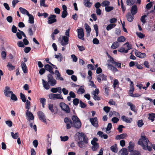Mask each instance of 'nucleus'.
<instances>
[{
  "label": "nucleus",
  "instance_id": "f257e3e1",
  "mask_svg": "<svg viewBox=\"0 0 155 155\" xmlns=\"http://www.w3.org/2000/svg\"><path fill=\"white\" fill-rule=\"evenodd\" d=\"M138 144L145 150H151V147L155 150V145H152L148 139L145 135H141L140 138L138 141Z\"/></svg>",
  "mask_w": 155,
  "mask_h": 155
},
{
  "label": "nucleus",
  "instance_id": "f03ea898",
  "mask_svg": "<svg viewBox=\"0 0 155 155\" xmlns=\"http://www.w3.org/2000/svg\"><path fill=\"white\" fill-rule=\"evenodd\" d=\"M132 49L131 45L127 42L124 44L123 47L120 48L118 51L120 52L127 53L129 50Z\"/></svg>",
  "mask_w": 155,
  "mask_h": 155
},
{
  "label": "nucleus",
  "instance_id": "7ed1b4c3",
  "mask_svg": "<svg viewBox=\"0 0 155 155\" xmlns=\"http://www.w3.org/2000/svg\"><path fill=\"white\" fill-rule=\"evenodd\" d=\"M97 138H94L91 141V143L92 145L91 149L93 151L97 150L99 147L98 144L97 143Z\"/></svg>",
  "mask_w": 155,
  "mask_h": 155
},
{
  "label": "nucleus",
  "instance_id": "20e7f679",
  "mask_svg": "<svg viewBox=\"0 0 155 155\" xmlns=\"http://www.w3.org/2000/svg\"><path fill=\"white\" fill-rule=\"evenodd\" d=\"M59 106L61 110L67 113H69L70 111V109L69 106L64 102H61Z\"/></svg>",
  "mask_w": 155,
  "mask_h": 155
},
{
  "label": "nucleus",
  "instance_id": "39448f33",
  "mask_svg": "<svg viewBox=\"0 0 155 155\" xmlns=\"http://www.w3.org/2000/svg\"><path fill=\"white\" fill-rule=\"evenodd\" d=\"M77 135L78 137V139L79 141H83L84 143L86 144L88 143L87 138L84 133H78Z\"/></svg>",
  "mask_w": 155,
  "mask_h": 155
},
{
  "label": "nucleus",
  "instance_id": "423d86ee",
  "mask_svg": "<svg viewBox=\"0 0 155 155\" xmlns=\"http://www.w3.org/2000/svg\"><path fill=\"white\" fill-rule=\"evenodd\" d=\"M48 83L51 86H54L56 84V81L54 78L53 76L51 74H49L48 75Z\"/></svg>",
  "mask_w": 155,
  "mask_h": 155
},
{
  "label": "nucleus",
  "instance_id": "0eeeda50",
  "mask_svg": "<svg viewBox=\"0 0 155 155\" xmlns=\"http://www.w3.org/2000/svg\"><path fill=\"white\" fill-rule=\"evenodd\" d=\"M99 93V91L98 89H96L95 91H94L91 92L92 97L94 100L98 101L100 100V98L97 96Z\"/></svg>",
  "mask_w": 155,
  "mask_h": 155
},
{
  "label": "nucleus",
  "instance_id": "6e6552de",
  "mask_svg": "<svg viewBox=\"0 0 155 155\" xmlns=\"http://www.w3.org/2000/svg\"><path fill=\"white\" fill-rule=\"evenodd\" d=\"M65 123L66 125L67 128L68 129H70L71 126L73 127V124L70 119L66 117L64 120Z\"/></svg>",
  "mask_w": 155,
  "mask_h": 155
},
{
  "label": "nucleus",
  "instance_id": "1a4fd4ad",
  "mask_svg": "<svg viewBox=\"0 0 155 155\" xmlns=\"http://www.w3.org/2000/svg\"><path fill=\"white\" fill-rule=\"evenodd\" d=\"M4 93L5 96L10 97L11 94L13 92L10 91V88L9 87L6 86L5 87L4 90Z\"/></svg>",
  "mask_w": 155,
  "mask_h": 155
},
{
  "label": "nucleus",
  "instance_id": "9d476101",
  "mask_svg": "<svg viewBox=\"0 0 155 155\" xmlns=\"http://www.w3.org/2000/svg\"><path fill=\"white\" fill-rule=\"evenodd\" d=\"M69 38L65 36H62L61 40V44L62 46H65L68 43Z\"/></svg>",
  "mask_w": 155,
  "mask_h": 155
},
{
  "label": "nucleus",
  "instance_id": "9b49d317",
  "mask_svg": "<svg viewBox=\"0 0 155 155\" xmlns=\"http://www.w3.org/2000/svg\"><path fill=\"white\" fill-rule=\"evenodd\" d=\"M78 33V37L80 39L82 40H84V30L83 28H81L77 29Z\"/></svg>",
  "mask_w": 155,
  "mask_h": 155
},
{
  "label": "nucleus",
  "instance_id": "f8f14e48",
  "mask_svg": "<svg viewBox=\"0 0 155 155\" xmlns=\"http://www.w3.org/2000/svg\"><path fill=\"white\" fill-rule=\"evenodd\" d=\"M37 114L39 119L44 123H46V119L44 113L41 111H39Z\"/></svg>",
  "mask_w": 155,
  "mask_h": 155
},
{
  "label": "nucleus",
  "instance_id": "ddd939ff",
  "mask_svg": "<svg viewBox=\"0 0 155 155\" xmlns=\"http://www.w3.org/2000/svg\"><path fill=\"white\" fill-rule=\"evenodd\" d=\"M56 16L55 15H51L48 18V23L49 24H51L56 21V19L55 18Z\"/></svg>",
  "mask_w": 155,
  "mask_h": 155
},
{
  "label": "nucleus",
  "instance_id": "4468645a",
  "mask_svg": "<svg viewBox=\"0 0 155 155\" xmlns=\"http://www.w3.org/2000/svg\"><path fill=\"white\" fill-rule=\"evenodd\" d=\"M26 114L29 118L28 120L29 122H30V120H33L34 119L33 115L30 111L28 110H26Z\"/></svg>",
  "mask_w": 155,
  "mask_h": 155
},
{
  "label": "nucleus",
  "instance_id": "2eb2a0df",
  "mask_svg": "<svg viewBox=\"0 0 155 155\" xmlns=\"http://www.w3.org/2000/svg\"><path fill=\"white\" fill-rule=\"evenodd\" d=\"M97 79L98 82L100 83L101 80H106V76L104 74H101L97 76Z\"/></svg>",
  "mask_w": 155,
  "mask_h": 155
},
{
  "label": "nucleus",
  "instance_id": "dca6fc26",
  "mask_svg": "<svg viewBox=\"0 0 155 155\" xmlns=\"http://www.w3.org/2000/svg\"><path fill=\"white\" fill-rule=\"evenodd\" d=\"M54 74L56 75V78L57 80H60L63 81L64 80V78L61 76L60 73L58 70H56L54 71Z\"/></svg>",
  "mask_w": 155,
  "mask_h": 155
},
{
  "label": "nucleus",
  "instance_id": "f3484780",
  "mask_svg": "<svg viewBox=\"0 0 155 155\" xmlns=\"http://www.w3.org/2000/svg\"><path fill=\"white\" fill-rule=\"evenodd\" d=\"M90 121L92 124L95 127H97L98 126L97 118L96 117L91 119Z\"/></svg>",
  "mask_w": 155,
  "mask_h": 155
},
{
  "label": "nucleus",
  "instance_id": "a211bd4d",
  "mask_svg": "<svg viewBox=\"0 0 155 155\" xmlns=\"http://www.w3.org/2000/svg\"><path fill=\"white\" fill-rule=\"evenodd\" d=\"M106 65L108 69L114 72L118 71L117 69L115 67L112 66L111 64H107Z\"/></svg>",
  "mask_w": 155,
  "mask_h": 155
},
{
  "label": "nucleus",
  "instance_id": "6ab92c4d",
  "mask_svg": "<svg viewBox=\"0 0 155 155\" xmlns=\"http://www.w3.org/2000/svg\"><path fill=\"white\" fill-rule=\"evenodd\" d=\"M45 69L48 71L50 73L52 74H54V73L53 71V68L50 65L47 64L45 66Z\"/></svg>",
  "mask_w": 155,
  "mask_h": 155
},
{
  "label": "nucleus",
  "instance_id": "aec40b11",
  "mask_svg": "<svg viewBox=\"0 0 155 155\" xmlns=\"http://www.w3.org/2000/svg\"><path fill=\"white\" fill-rule=\"evenodd\" d=\"M121 119L123 121L127 123H130L132 121V119L131 118L127 117L123 115L121 117Z\"/></svg>",
  "mask_w": 155,
  "mask_h": 155
},
{
  "label": "nucleus",
  "instance_id": "412c9836",
  "mask_svg": "<svg viewBox=\"0 0 155 155\" xmlns=\"http://www.w3.org/2000/svg\"><path fill=\"white\" fill-rule=\"evenodd\" d=\"M137 8L136 5L133 6L130 9V12L133 15H135L137 12Z\"/></svg>",
  "mask_w": 155,
  "mask_h": 155
},
{
  "label": "nucleus",
  "instance_id": "4be33fe9",
  "mask_svg": "<svg viewBox=\"0 0 155 155\" xmlns=\"http://www.w3.org/2000/svg\"><path fill=\"white\" fill-rule=\"evenodd\" d=\"M135 52L137 56L141 58H144L146 57V54L145 53H141L137 51H135Z\"/></svg>",
  "mask_w": 155,
  "mask_h": 155
},
{
  "label": "nucleus",
  "instance_id": "5701e85b",
  "mask_svg": "<svg viewBox=\"0 0 155 155\" xmlns=\"http://www.w3.org/2000/svg\"><path fill=\"white\" fill-rule=\"evenodd\" d=\"M21 67L24 73H26L28 72V69L26 64L23 62H21Z\"/></svg>",
  "mask_w": 155,
  "mask_h": 155
},
{
  "label": "nucleus",
  "instance_id": "b1692460",
  "mask_svg": "<svg viewBox=\"0 0 155 155\" xmlns=\"http://www.w3.org/2000/svg\"><path fill=\"white\" fill-rule=\"evenodd\" d=\"M73 126L77 128H80L81 126V123L80 120H77L73 123Z\"/></svg>",
  "mask_w": 155,
  "mask_h": 155
},
{
  "label": "nucleus",
  "instance_id": "393cba45",
  "mask_svg": "<svg viewBox=\"0 0 155 155\" xmlns=\"http://www.w3.org/2000/svg\"><path fill=\"white\" fill-rule=\"evenodd\" d=\"M51 92L54 93H56L58 92L59 93H61V87H58L56 88H53L51 89Z\"/></svg>",
  "mask_w": 155,
  "mask_h": 155
},
{
  "label": "nucleus",
  "instance_id": "a878e982",
  "mask_svg": "<svg viewBox=\"0 0 155 155\" xmlns=\"http://www.w3.org/2000/svg\"><path fill=\"white\" fill-rule=\"evenodd\" d=\"M85 28L86 30V32H87V36H89L90 35L91 29L90 26L88 24L85 23L84 24Z\"/></svg>",
  "mask_w": 155,
  "mask_h": 155
},
{
  "label": "nucleus",
  "instance_id": "bb28decb",
  "mask_svg": "<svg viewBox=\"0 0 155 155\" xmlns=\"http://www.w3.org/2000/svg\"><path fill=\"white\" fill-rule=\"evenodd\" d=\"M127 137V135L126 134H123L120 135H118L116 137L117 140H120L126 138Z\"/></svg>",
  "mask_w": 155,
  "mask_h": 155
},
{
  "label": "nucleus",
  "instance_id": "cd10ccee",
  "mask_svg": "<svg viewBox=\"0 0 155 155\" xmlns=\"http://www.w3.org/2000/svg\"><path fill=\"white\" fill-rule=\"evenodd\" d=\"M55 58L58 59V61L60 62L61 61L63 60V56L61 54L58 53L57 54L54 55Z\"/></svg>",
  "mask_w": 155,
  "mask_h": 155
},
{
  "label": "nucleus",
  "instance_id": "c85d7f7f",
  "mask_svg": "<svg viewBox=\"0 0 155 155\" xmlns=\"http://www.w3.org/2000/svg\"><path fill=\"white\" fill-rule=\"evenodd\" d=\"M42 84L44 88L46 90L49 89L50 88V87L48 83L44 79L42 80Z\"/></svg>",
  "mask_w": 155,
  "mask_h": 155
},
{
  "label": "nucleus",
  "instance_id": "c756f323",
  "mask_svg": "<svg viewBox=\"0 0 155 155\" xmlns=\"http://www.w3.org/2000/svg\"><path fill=\"white\" fill-rule=\"evenodd\" d=\"M28 16V22L31 24L34 23V17L32 15L29 14Z\"/></svg>",
  "mask_w": 155,
  "mask_h": 155
},
{
  "label": "nucleus",
  "instance_id": "7c9ffc66",
  "mask_svg": "<svg viewBox=\"0 0 155 155\" xmlns=\"http://www.w3.org/2000/svg\"><path fill=\"white\" fill-rule=\"evenodd\" d=\"M133 16L132 15H131L130 13H128L126 16V17L128 21L129 22L132 21L134 19Z\"/></svg>",
  "mask_w": 155,
  "mask_h": 155
},
{
  "label": "nucleus",
  "instance_id": "2f4dec72",
  "mask_svg": "<svg viewBox=\"0 0 155 155\" xmlns=\"http://www.w3.org/2000/svg\"><path fill=\"white\" fill-rule=\"evenodd\" d=\"M20 12L22 14L24 15H28L29 14L28 12L25 9L22 7H20L19 8Z\"/></svg>",
  "mask_w": 155,
  "mask_h": 155
},
{
  "label": "nucleus",
  "instance_id": "473e14b6",
  "mask_svg": "<svg viewBox=\"0 0 155 155\" xmlns=\"http://www.w3.org/2000/svg\"><path fill=\"white\" fill-rule=\"evenodd\" d=\"M101 5L102 6L105 7V8L107 6L110 5V2L107 0H104L101 3Z\"/></svg>",
  "mask_w": 155,
  "mask_h": 155
},
{
  "label": "nucleus",
  "instance_id": "72a5a7b5",
  "mask_svg": "<svg viewBox=\"0 0 155 155\" xmlns=\"http://www.w3.org/2000/svg\"><path fill=\"white\" fill-rule=\"evenodd\" d=\"M119 46L120 45L118 42L116 41L114 42L112 44L111 48L113 49H115L119 47Z\"/></svg>",
  "mask_w": 155,
  "mask_h": 155
},
{
  "label": "nucleus",
  "instance_id": "f704fd0d",
  "mask_svg": "<svg viewBox=\"0 0 155 155\" xmlns=\"http://www.w3.org/2000/svg\"><path fill=\"white\" fill-rule=\"evenodd\" d=\"M116 26V25L115 24H111L108 25L106 27V30L107 31H109L114 28Z\"/></svg>",
  "mask_w": 155,
  "mask_h": 155
},
{
  "label": "nucleus",
  "instance_id": "c9c22d12",
  "mask_svg": "<svg viewBox=\"0 0 155 155\" xmlns=\"http://www.w3.org/2000/svg\"><path fill=\"white\" fill-rule=\"evenodd\" d=\"M84 5L87 7H90L92 5V3L89 2V0H84Z\"/></svg>",
  "mask_w": 155,
  "mask_h": 155
},
{
  "label": "nucleus",
  "instance_id": "e433bc0d",
  "mask_svg": "<svg viewBox=\"0 0 155 155\" xmlns=\"http://www.w3.org/2000/svg\"><path fill=\"white\" fill-rule=\"evenodd\" d=\"M31 103L28 100L26 101L25 103V108L27 110H29L30 109Z\"/></svg>",
  "mask_w": 155,
  "mask_h": 155
},
{
  "label": "nucleus",
  "instance_id": "4c0bfd02",
  "mask_svg": "<svg viewBox=\"0 0 155 155\" xmlns=\"http://www.w3.org/2000/svg\"><path fill=\"white\" fill-rule=\"evenodd\" d=\"M114 9V7L113 6L109 5L105 8V10L107 12H109L113 10Z\"/></svg>",
  "mask_w": 155,
  "mask_h": 155
},
{
  "label": "nucleus",
  "instance_id": "58836bf2",
  "mask_svg": "<svg viewBox=\"0 0 155 155\" xmlns=\"http://www.w3.org/2000/svg\"><path fill=\"white\" fill-rule=\"evenodd\" d=\"M120 152H121V155H127L128 154L127 150L126 148L122 149Z\"/></svg>",
  "mask_w": 155,
  "mask_h": 155
},
{
  "label": "nucleus",
  "instance_id": "ea45409f",
  "mask_svg": "<svg viewBox=\"0 0 155 155\" xmlns=\"http://www.w3.org/2000/svg\"><path fill=\"white\" fill-rule=\"evenodd\" d=\"M7 67L8 70L12 71L15 69V66H13L11 63L9 62L7 65Z\"/></svg>",
  "mask_w": 155,
  "mask_h": 155
},
{
  "label": "nucleus",
  "instance_id": "a19ab883",
  "mask_svg": "<svg viewBox=\"0 0 155 155\" xmlns=\"http://www.w3.org/2000/svg\"><path fill=\"white\" fill-rule=\"evenodd\" d=\"M39 100L40 103L42 104L43 107L44 108L46 104V99L42 97L40 98Z\"/></svg>",
  "mask_w": 155,
  "mask_h": 155
},
{
  "label": "nucleus",
  "instance_id": "79ce46f5",
  "mask_svg": "<svg viewBox=\"0 0 155 155\" xmlns=\"http://www.w3.org/2000/svg\"><path fill=\"white\" fill-rule=\"evenodd\" d=\"M149 119L151 120L152 121L154 120V118H155V114L154 113L149 114H148Z\"/></svg>",
  "mask_w": 155,
  "mask_h": 155
},
{
  "label": "nucleus",
  "instance_id": "37998d69",
  "mask_svg": "<svg viewBox=\"0 0 155 155\" xmlns=\"http://www.w3.org/2000/svg\"><path fill=\"white\" fill-rule=\"evenodd\" d=\"M85 90L82 87H80L77 91V93L78 94H81L84 93Z\"/></svg>",
  "mask_w": 155,
  "mask_h": 155
},
{
  "label": "nucleus",
  "instance_id": "c03bdc74",
  "mask_svg": "<svg viewBox=\"0 0 155 155\" xmlns=\"http://www.w3.org/2000/svg\"><path fill=\"white\" fill-rule=\"evenodd\" d=\"M136 0H127L126 3L127 5L131 6L134 4Z\"/></svg>",
  "mask_w": 155,
  "mask_h": 155
},
{
  "label": "nucleus",
  "instance_id": "a18cd8bd",
  "mask_svg": "<svg viewBox=\"0 0 155 155\" xmlns=\"http://www.w3.org/2000/svg\"><path fill=\"white\" fill-rule=\"evenodd\" d=\"M85 143L83 141H79L78 142V145L79 147L81 148L84 147L85 146Z\"/></svg>",
  "mask_w": 155,
  "mask_h": 155
},
{
  "label": "nucleus",
  "instance_id": "49530a36",
  "mask_svg": "<svg viewBox=\"0 0 155 155\" xmlns=\"http://www.w3.org/2000/svg\"><path fill=\"white\" fill-rule=\"evenodd\" d=\"M127 105L130 107V109L131 110L133 111H135V106L133 104L130 102L127 103Z\"/></svg>",
  "mask_w": 155,
  "mask_h": 155
},
{
  "label": "nucleus",
  "instance_id": "de8ad7c7",
  "mask_svg": "<svg viewBox=\"0 0 155 155\" xmlns=\"http://www.w3.org/2000/svg\"><path fill=\"white\" fill-rule=\"evenodd\" d=\"M134 144L130 142L129 143V146L128 147V151L130 152L132 151L133 149Z\"/></svg>",
  "mask_w": 155,
  "mask_h": 155
},
{
  "label": "nucleus",
  "instance_id": "09e8293b",
  "mask_svg": "<svg viewBox=\"0 0 155 155\" xmlns=\"http://www.w3.org/2000/svg\"><path fill=\"white\" fill-rule=\"evenodd\" d=\"M112 128V124L111 123H109L108 124L106 129V133L108 134L110 133L109 131Z\"/></svg>",
  "mask_w": 155,
  "mask_h": 155
},
{
  "label": "nucleus",
  "instance_id": "8fccbe9b",
  "mask_svg": "<svg viewBox=\"0 0 155 155\" xmlns=\"http://www.w3.org/2000/svg\"><path fill=\"white\" fill-rule=\"evenodd\" d=\"M11 134L12 137L14 139H17L18 137V133L14 134L13 132H12Z\"/></svg>",
  "mask_w": 155,
  "mask_h": 155
},
{
  "label": "nucleus",
  "instance_id": "3c124183",
  "mask_svg": "<svg viewBox=\"0 0 155 155\" xmlns=\"http://www.w3.org/2000/svg\"><path fill=\"white\" fill-rule=\"evenodd\" d=\"M125 40V38L123 36H121L120 37L118 38L117 41L118 42H124Z\"/></svg>",
  "mask_w": 155,
  "mask_h": 155
},
{
  "label": "nucleus",
  "instance_id": "603ef678",
  "mask_svg": "<svg viewBox=\"0 0 155 155\" xmlns=\"http://www.w3.org/2000/svg\"><path fill=\"white\" fill-rule=\"evenodd\" d=\"M60 138L61 140L62 141H67L68 139V136H60Z\"/></svg>",
  "mask_w": 155,
  "mask_h": 155
},
{
  "label": "nucleus",
  "instance_id": "864d4df0",
  "mask_svg": "<svg viewBox=\"0 0 155 155\" xmlns=\"http://www.w3.org/2000/svg\"><path fill=\"white\" fill-rule=\"evenodd\" d=\"M143 123L142 120H138L137 122V126L139 127H141L143 125Z\"/></svg>",
  "mask_w": 155,
  "mask_h": 155
},
{
  "label": "nucleus",
  "instance_id": "5fc2aeb1",
  "mask_svg": "<svg viewBox=\"0 0 155 155\" xmlns=\"http://www.w3.org/2000/svg\"><path fill=\"white\" fill-rule=\"evenodd\" d=\"M111 150L114 152H117V149L116 145L112 146L110 147Z\"/></svg>",
  "mask_w": 155,
  "mask_h": 155
},
{
  "label": "nucleus",
  "instance_id": "6e6d98bb",
  "mask_svg": "<svg viewBox=\"0 0 155 155\" xmlns=\"http://www.w3.org/2000/svg\"><path fill=\"white\" fill-rule=\"evenodd\" d=\"M46 0H41L40 1V5L41 6L46 7L48 6L45 4V1Z\"/></svg>",
  "mask_w": 155,
  "mask_h": 155
},
{
  "label": "nucleus",
  "instance_id": "4d7b16f0",
  "mask_svg": "<svg viewBox=\"0 0 155 155\" xmlns=\"http://www.w3.org/2000/svg\"><path fill=\"white\" fill-rule=\"evenodd\" d=\"M18 31H19V32H17L16 33V35L18 38L19 39H21L22 38V34L21 33V31H20L18 30Z\"/></svg>",
  "mask_w": 155,
  "mask_h": 155
},
{
  "label": "nucleus",
  "instance_id": "13d9d810",
  "mask_svg": "<svg viewBox=\"0 0 155 155\" xmlns=\"http://www.w3.org/2000/svg\"><path fill=\"white\" fill-rule=\"evenodd\" d=\"M48 108L53 113L54 112V110L53 108V104H48Z\"/></svg>",
  "mask_w": 155,
  "mask_h": 155
},
{
  "label": "nucleus",
  "instance_id": "bf43d9fd",
  "mask_svg": "<svg viewBox=\"0 0 155 155\" xmlns=\"http://www.w3.org/2000/svg\"><path fill=\"white\" fill-rule=\"evenodd\" d=\"M11 99L14 100L15 101H17V98L16 95L13 94V93L12 94H11Z\"/></svg>",
  "mask_w": 155,
  "mask_h": 155
},
{
  "label": "nucleus",
  "instance_id": "052dcab7",
  "mask_svg": "<svg viewBox=\"0 0 155 155\" xmlns=\"http://www.w3.org/2000/svg\"><path fill=\"white\" fill-rule=\"evenodd\" d=\"M20 97L21 99L23 102H26V99L25 98V96L24 94H23L22 93H20Z\"/></svg>",
  "mask_w": 155,
  "mask_h": 155
},
{
  "label": "nucleus",
  "instance_id": "680f3d73",
  "mask_svg": "<svg viewBox=\"0 0 155 155\" xmlns=\"http://www.w3.org/2000/svg\"><path fill=\"white\" fill-rule=\"evenodd\" d=\"M130 90L129 91L130 92H133L134 91V84L132 81H130Z\"/></svg>",
  "mask_w": 155,
  "mask_h": 155
},
{
  "label": "nucleus",
  "instance_id": "e2e57ef3",
  "mask_svg": "<svg viewBox=\"0 0 155 155\" xmlns=\"http://www.w3.org/2000/svg\"><path fill=\"white\" fill-rule=\"evenodd\" d=\"M5 123L9 127H11L12 126V123L11 120H6Z\"/></svg>",
  "mask_w": 155,
  "mask_h": 155
},
{
  "label": "nucleus",
  "instance_id": "0e129e2a",
  "mask_svg": "<svg viewBox=\"0 0 155 155\" xmlns=\"http://www.w3.org/2000/svg\"><path fill=\"white\" fill-rule=\"evenodd\" d=\"M71 58L72 59L73 61L74 62H76L78 60V58L74 54H72L71 56Z\"/></svg>",
  "mask_w": 155,
  "mask_h": 155
},
{
  "label": "nucleus",
  "instance_id": "69168bd1",
  "mask_svg": "<svg viewBox=\"0 0 155 155\" xmlns=\"http://www.w3.org/2000/svg\"><path fill=\"white\" fill-rule=\"evenodd\" d=\"M136 34L138 36L141 38H143L145 36V35H143V34L142 33L140 32H137Z\"/></svg>",
  "mask_w": 155,
  "mask_h": 155
},
{
  "label": "nucleus",
  "instance_id": "338daca9",
  "mask_svg": "<svg viewBox=\"0 0 155 155\" xmlns=\"http://www.w3.org/2000/svg\"><path fill=\"white\" fill-rule=\"evenodd\" d=\"M79 103V100L78 99L75 98L73 100V103L74 105H77Z\"/></svg>",
  "mask_w": 155,
  "mask_h": 155
},
{
  "label": "nucleus",
  "instance_id": "774afa93",
  "mask_svg": "<svg viewBox=\"0 0 155 155\" xmlns=\"http://www.w3.org/2000/svg\"><path fill=\"white\" fill-rule=\"evenodd\" d=\"M103 110L106 113H108L110 110V108L109 107H104Z\"/></svg>",
  "mask_w": 155,
  "mask_h": 155
}]
</instances>
